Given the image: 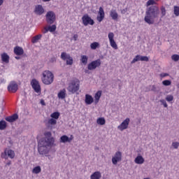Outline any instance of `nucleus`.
<instances>
[{
	"label": "nucleus",
	"instance_id": "nucleus-1",
	"mask_svg": "<svg viewBox=\"0 0 179 179\" xmlns=\"http://www.w3.org/2000/svg\"><path fill=\"white\" fill-rule=\"evenodd\" d=\"M159 15L160 10L159 7L157 6H151L146 9L144 20L148 24H154L155 21L159 19Z\"/></svg>",
	"mask_w": 179,
	"mask_h": 179
},
{
	"label": "nucleus",
	"instance_id": "nucleus-2",
	"mask_svg": "<svg viewBox=\"0 0 179 179\" xmlns=\"http://www.w3.org/2000/svg\"><path fill=\"white\" fill-rule=\"evenodd\" d=\"M52 145H54V138H45L41 139L38 143V152L39 155L47 156Z\"/></svg>",
	"mask_w": 179,
	"mask_h": 179
},
{
	"label": "nucleus",
	"instance_id": "nucleus-3",
	"mask_svg": "<svg viewBox=\"0 0 179 179\" xmlns=\"http://www.w3.org/2000/svg\"><path fill=\"white\" fill-rule=\"evenodd\" d=\"M42 82L44 85H51L54 82V74L50 71H45L43 73Z\"/></svg>",
	"mask_w": 179,
	"mask_h": 179
},
{
	"label": "nucleus",
	"instance_id": "nucleus-4",
	"mask_svg": "<svg viewBox=\"0 0 179 179\" xmlns=\"http://www.w3.org/2000/svg\"><path fill=\"white\" fill-rule=\"evenodd\" d=\"M80 85V81L78 79H76L71 81V83L69 84V87H67V90L70 92V93H76L78 90H79Z\"/></svg>",
	"mask_w": 179,
	"mask_h": 179
},
{
	"label": "nucleus",
	"instance_id": "nucleus-5",
	"mask_svg": "<svg viewBox=\"0 0 179 179\" xmlns=\"http://www.w3.org/2000/svg\"><path fill=\"white\" fill-rule=\"evenodd\" d=\"M45 20L48 24H53L57 20V15L54 11H48L45 15Z\"/></svg>",
	"mask_w": 179,
	"mask_h": 179
},
{
	"label": "nucleus",
	"instance_id": "nucleus-6",
	"mask_svg": "<svg viewBox=\"0 0 179 179\" xmlns=\"http://www.w3.org/2000/svg\"><path fill=\"white\" fill-rule=\"evenodd\" d=\"M100 65H101V60L98 59L90 62L87 66V69L89 71H94V69H96V68H99Z\"/></svg>",
	"mask_w": 179,
	"mask_h": 179
},
{
	"label": "nucleus",
	"instance_id": "nucleus-7",
	"mask_svg": "<svg viewBox=\"0 0 179 179\" xmlns=\"http://www.w3.org/2000/svg\"><path fill=\"white\" fill-rule=\"evenodd\" d=\"M82 20L84 26H87L88 24L93 26V24H94V20H93L87 14L83 16Z\"/></svg>",
	"mask_w": 179,
	"mask_h": 179
},
{
	"label": "nucleus",
	"instance_id": "nucleus-8",
	"mask_svg": "<svg viewBox=\"0 0 179 179\" xmlns=\"http://www.w3.org/2000/svg\"><path fill=\"white\" fill-rule=\"evenodd\" d=\"M31 85L36 93H41V87L40 86V83L38 81H37V80L33 79L31 81Z\"/></svg>",
	"mask_w": 179,
	"mask_h": 179
},
{
	"label": "nucleus",
	"instance_id": "nucleus-9",
	"mask_svg": "<svg viewBox=\"0 0 179 179\" xmlns=\"http://www.w3.org/2000/svg\"><path fill=\"white\" fill-rule=\"evenodd\" d=\"M122 160V152L117 151L115 152V156L112 157V163L114 165L117 164L118 162Z\"/></svg>",
	"mask_w": 179,
	"mask_h": 179
},
{
	"label": "nucleus",
	"instance_id": "nucleus-10",
	"mask_svg": "<svg viewBox=\"0 0 179 179\" xmlns=\"http://www.w3.org/2000/svg\"><path fill=\"white\" fill-rule=\"evenodd\" d=\"M19 87H18L17 83H16V82L15 81H11L8 86V90L11 93H16Z\"/></svg>",
	"mask_w": 179,
	"mask_h": 179
},
{
	"label": "nucleus",
	"instance_id": "nucleus-11",
	"mask_svg": "<svg viewBox=\"0 0 179 179\" xmlns=\"http://www.w3.org/2000/svg\"><path fill=\"white\" fill-rule=\"evenodd\" d=\"M138 61H145V62H148L149 61V57H148V56H141L138 55L131 62V64H135V62H138Z\"/></svg>",
	"mask_w": 179,
	"mask_h": 179
},
{
	"label": "nucleus",
	"instance_id": "nucleus-12",
	"mask_svg": "<svg viewBox=\"0 0 179 179\" xmlns=\"http://www.w3.org/2000/svg\"><path fill=\"white\" fill-rule=\"evenodd\" d=\"M129 118H126L120 125L117 127L118 129L120 131H124V129H127L128 128V126L129 125Z\"/></svg>",
	"mask_w": 179,
	"mask_h": 179
},
{
	"label": "nucleus",
	"instance_id": "nucleus-13",
	"mask_svg": "<svg viewBox=\"0 0 179 179\" xmlns=\"http://www.w3.org/2000/svg\"><path fill=\"white\" fill-rule=\"evenodd\" d=\"M44 12H45V10H44V8H43V6L36 5L35 6L34 13L36 15H38V16H41V15L44 14Z\"/></svg>",
	"mask_w": 179,
	"mask_h": 179
},
{
	"label": "nucleus",
	"instance_id": "nucleus-14",
	"mask_svg": "<svg viewBox=\"0 0 179 179\" xmlns=\"http://www.w3.org/2000/svg\"><path fill=\"white\" fill-rule=\"evenodd\" d=\"M6 156H8L10 159H13L15 157V151L8 150V152L5 151L4 154L1 155V157H3V159H6Z\"/></svg>",
	"mask_w": 179,
	"mask_h": 179
},
{
	"label": "nucleus",
	"instance_id": "nucleus-15",
	"mask_svg": "<svg viewBox=\"0 0 179 179\" xmlns=\"http://www.w3.org/2000/svg\"><path fill=\"white\" fill-rule=\"evenodd\" d=\"M104 19V9H103V7L99 8V11L98 12V15L96 17V20L98 22H103V20Z\"/></svg>",
	"mask_w": 179,
	"mask_h": 179
},
{
	"label": "nucleus",
	"instance_id": "nucleus-16",
	"mask_svg": "<svg viewBox=\"0 0 179 179\" xmlns=\"http://www.w3.org/2000/svg\"><path fill=\"white\" fill-rule=\"evenodd\" d=\"M19 118V115H17V113H15L11 116H8L6 117L5 118L6 121H7L8 122H15V121H16L17 120H18Z\"/></svg>",
	"mask_w": 179,
	"mask_h": 179
},
{
	"label": "nucleus",
	"instance_id": "nucleus-17",
	"mask_svg": "<svg viewBox=\"0 0 179 179\" xmlns=\"http://www.w3.org/2000/svg\"><path fill=\"white\" fill-rule=\"evenodd\" d=\"M150 87H152L151 90L146 87L145 92H153L154 93H159L160 92V88L159 86L157 85H150Z\"/></svg>",
	"mask_w": 179,
	"mask_h": 179
},
{
	"label": "nucleus",
	"instance_id": "nucleus-18",
	"mask_svg": "<svg viewBox=\"0 0 179 179\" xmlns=\"http://www.w3.org/2000/svg\"><path fill=\"white\" fill-rule=\"evenodd\" d=\"M14 54H15V55H23V54H24V50H23V48L20 47V46H16L14 48Z\"/></svg>",
	"mask_w": 179,
	"mask_h": 179
},
{
	"label": "nucleus",
	"instance_id": "nucleus-19",
	"mask_svg": "<svg viewBox=\"0 0 179 179\" xmlns=\"http://www.w3.org/2000/svg\"><path fill=\"white\" fill-rule=\"evenodd\" d=\"M85 101L86 104L90 105L93 103V101H94V99H93V96H92V95L86 94Z\"/></svg>",
	"mask_w": 179,
	"mask_h": 179
},
{
	"label": "nucleus",
	"instance_id": "nucleus-20",
	"mask_svg": "<svg viewBox=\"0 0 179 179\" xmlns=\"http://www.w3.org/2000/svg\"><path fill=\"white\" fill-rule=\"evenodd\" d=\"M134 162L136 164H143L145 163V159H143L142 155H138L135 158Z\"/></svg>",
	"mask_w": 179,
	"mask_h": 179
},
{
	"label": "nucleus",
	"instance_id": "nucleus-21",
	"mask_svg": "<svg viewBox=\"0 0 179 179\" xmlns=\"http://www.w3.org/2000/svg\"><path fill=\"white\" fill-rule=\"evenodd\" d=\"M57 96L59 99H62V100H64V99L66 97V90L65 89L60 90Z\"/></svg>",
	"mask_w": 179,
	"mask_h": 179
},
{
	"label": "nucleus",
	"instance_id": "nucleus-22",
	"mask_svg": "<svg viewBox=\"0 0 179 179\" xmlns=\"http://www.w3.org/2000/svg\"><path fill=\"white\" fill-rule=\"evenodd\" d=\"M71 141L72 138H69L66 135H64L60 138V142H62V143H66L67 142L71 143Z\"/></svg>",
	"mask_w": 179,
	"mask_h": 179
},
{
	"label": "nucleus",
	"instance_id": "nucleus-23",
	"mask_svg": "<svg viewBox=\"0 0 179 179\" xmlns=\"http://www.w3.org/2000/svg\"><path fill=\"white\" fill-rule=\"evenodd\" d=\"M110 16L112 17L113 20H118V13L115 10H110Z\"/></svg>",
	"mask_w": 179,
	"mask_h": 179
},
{
	"label": "nucleus",
	"instance_id": "nucleus-24",
	"mask_svg": "<svg viewBox=\"0 0 179 179\" xmlns=\"http://www.w3.org/2000/svg\"><path fill=\"white\" fill-rule=\"evenodd\" d=\"M91 179H100L101 178V173L100 171H96L90 176Z\"/></svg>",
	"mask_w": 179,
	"mask_h": 179
},
{
	"label": "nucleus",
	"instance_id": "nucleus-25",
	"mask_svg": "<svg viewBox=\"0 0 179 179\" xmlns=\"http://www.w3.org/2000/svg\"><path fill=\"white\" fill-rule=\"evenodd\" d=\"M1 61L6 64H9V55L5 52L1 54Z\"/></svg>",
	"mask_w": 179,
	"mask_h": 179
},
{
	"label": "nucleus",
	"instance_id": "nucleus-26",
	"mask_svg": "<svg viewBox=\"0 0 179 179\" xmlns=\"http://www.w3.org/2000/svg\"><path fill=\"white\" fill-rule=\"evenodd\" d=\"M101 93H103L102 91H98L94 96L95 99V104H97L99 103V101L100 100V98L101 97Z\"/></svg>",
	"mask_w": 179,
	"mask_h": 179
},
{
	"label": "nucleus",
	"instance_id": "nucleus-27",
	"mask_svg": "<svg viewBox=\"0 0 179 179\" xmlns=\"http://www.w3.org/2000/svg\"><path fill=\"white\" fill-rule=\"evenodd\" d=\"M33 174H40L41 173V166H37L32 169Z\"/></svg>",
	"mask_w": 179,
	"mask_h": 179
},
{
	"label": "nucleus",
	"instance_id": "nucleus-28",
	"mask_svg": "<svg viewBox=\"0 0 179 179\" xmlns=\"http://www.w3.org/2000/svg\"><path fill=\"white\" fill-rule=\"evenodd\" d=\"M91 50H96L97 48H100V43L99 42H94L90 45Z\"/></svg>",
	"mask_w": 179,
	"mask_h": 179
},
{
	"label": "nucleus",
	"instance_id": "nucleus-29",
	"mask_svg": "<svg viewBox=\"0 0 179 179\" xmlns=\"http://www.w3.org/2000/svg\"><path fill=\"white\" fill-rule=\"evenodd\" d=\"M42 36H43L41 34L35 36L34 37H33V38L31 40V43H33V44H36V43H37V41H38V40H41Z\"/></svg>",
	"mask_w": 179,
	"mask_h": 179
},
{
	"label": "nucleus",
	"instance_id": "nucleus-30",
	"mask_svg": "<svg viewBox=\"0 0 179 179\" xmlns=\"http://www.w3.org/2000/svg\"><path fill=\"white\" fill-rule=\"evenodd\" d=\"M71 55L67 54L65 52H62L61 54V58L63 59V61H66L69 58H70Z\"/></svg>",
	"mask_w": 179,
	"mask_h": 179
},
{
	"label": "nucleus",
	"instance_id": "nucleus-31",
	"mask_svg": "<svg viewBox=\"0 0 179 179\" xmlns=\"http://www.w3.org/2000/svg\"><path fill=\"white\" fill-rule=\"evenodd\" d=\"M7 124L5 120L0 121V131H3V129H6Z\"/></svg>",
	"mask_w": 179,
	"mask_h": 179
},
{
	"label": "nucleus",
	"instance_id": "nucleus-32",
	"mask_svg": "<svg viewBox=\"0 0 179 179\" xmlns=\"http://www.w3.org/2000/svg\"><path fill=\"white\" fill-rule=\"evenodd\" d=\"M98 125H104L106 124V119L104 117H99L96 120Z\"/></svg>",
	"mask_w": 179,
	"mask_h": 179
},
{
	"label": "nucleus",
	"instance_id": "nucleus-33",
	"mask_svg": "<svg viewBox=\"0 0 179 179\" xmlns=\"http://www.w3.org/2000/svg\"><path fill=\"white\" fill-rule=\"evenodd\" d=\"M87 59H89V58L87 57V56L86 55H83L81 56V62L84 64L86 65L87 64Z\"/></svg>",
	"mask_w": 179,
	"mask_h": 179
},
{
	"label": "nucleus",
	"instance_id": "nucleus-34",
	"mask_svg": "<svg viewBox=\"0 0 179 179\" xmlns=\"http://www.w3.org/2000/svg\"><path fill=\"white\" fill-rule=\"evenodd\" d=\"M59 112H55L50 115V117L55 120H58V118H59Z\"/></svg>",
	"mask_w": 179,
	"mask_h": 179
},
{
	"label": "nucleus",
	"instance_id": "nucleus-35",
	"mask_svg": "<svg viewBox=\"0 0 179 179\" xmlns=\"http://www.w3.org/2000/svg\"><path fill=\"white\" fill-rule=\"evenodd\" d=\"M48 28L49 31H50V33H54V31L57 30V25L55 24L50 25Z\"/></svg>",
	"mask_w": 179,
	"mask_h": 179
},
{
	"label": "nucleus",
	"instance_id": "nucleus-36",
	"mask_svg": "<svg viewBox=\"0 0 179 179\" xmlns=\"http://www.w3.org/2000/svg\"><path fill=\"white\" fill-rule=\"evenodd\" d=\"M110 45L115 50H118V46L117 45V43H115V41L114 39L113 41H110Z\"/></svg>",
	"mask_w": 179,
	"mask_h": 179
},
{
	"label": "nucleus",
	"instance_id": "nucleus-37",
	"mask_svg": "<svg viewBox=\"0 0 179 179\" xmlns=\"http://www.w3.org/2000/svg\"><path fill=\"white\" fill-rule=\"evenodd\" d=\"M66 65H72L73 64V58L70 57V58L66 59Z\"/></svg>",
	"mask_w": 179,
	"mask_h": 179
},
{
	"label": "nucleus",
	"instance_id": "nucleus-38",
	"mask_svg": "<svg viewBox=\"0 0 179 179\" xmlns=\"http://www.w3.org/2000/svg\"><path fill=\"white\" fill-rule=\"evenodd\" d=\"M173 12L176 16H179V6H175L173 7Z\"/></svg>",
	"mask_w": 179,
	"mask_h": 179
},
{
	"label": "nucleus",
	"instance_id": "nucleus-39",
	"mask_svg": "<svg viewBox=\"0 0 179 179\" xmlns=\"http://www.w3.org/2000/svg\"><path fill=\"white\" fill-rule=\"evenodd\" d=\"M162 85L164 86H171V80H165L162 81Z\"/></svg>",
	"mask_w": 179,
	"mask_h": 179
},
{
	"label": "nucleus",
	"instance_id": "nucleus-40",
	"mask_svg": "<svg viewBox=\"0 0 179 179\" xmlns=\"http://www.w3.org/2000/svg\"><path fill=\"white\" fill-rule=\"evenodd\" d=\"M48 124L50 125H55L57 124V120L52 117L48 120Z\"/></svg>",
	"mask_w": 179,
	"mask_h": 179
},
{
	"label": "nucleus",
	"instance_id": "nucleus-41",
	"mask_svg": "<svg viewBox=\"0 0 179 179\" xmlns=\"http://www.w3.org/2000/svg\"><path fill=\"white\" fill-rule=\"evenodd\" d=\"M150 5H156L155 0H148L146 3V6H150Z\"/></svg>",
	"mask_w": 179,
	"mask_h": 179
},
{
	"label": "nucleus",
	"instance_id": "nucleus-42",
	"mask_svg": "<svg viewBox=\"0 0 179 179\" xmlns=\"http://www.w3.org/2000/svg\"><path fill=\"white\" fill-rule=\"evenodd\" d=\"M171 59L173 61H175V62H177L179 61V55H173L171 56Z\"/></svg>",
	"mask_w": 179,
	"mask_h": 179
},
{
	"label": "nucleus",
	"instance_id": "nucleus-43",
	"mask_svg": "<svg viewBox=\"0 0 179 179\" xmlns=\"http://www.w3.org/2000/svg\"><path fill=\"white\" fill-rule=\"evenodd\" d=\"M162 17L166 16V8L164 6L161 7Z\"/></svg>",
	"mask_w": 179,
	"mask_h": 179
},
{
	"label": "nucleus",
	"instance_id": "nucleus-44",
	"mask_svg": "<svg viewBox=\"0 0 179 179\" xmlns=\"http://www.w3.org/2000/svg\"><path fill=\"white\" fill-rule=\"evenodd\" d=\"M166 100V101H173V100H174V96H173V95H167Z\"/></svg>",
	"mask_w": 179,
	"mask_h": 179
},
{
	"label": "nucleus",
	"instance_id": "nucleus-45",
	"mask_svg": "<svg viewBox=\"0 0 179 179\" xmlns=\"http://www.w3.org/2000/svg\"><path fill=\"white\" fill-rule=\"evenodd\" d=\"M160 103H162V106H164V107H165V108H167V107H169V105H167V102H166V100L164 99H161L159 100Z\"/></svg>",
	"mask_w": 179,
	"mask_h": 179
},
{
	"label": "nucleus",
	"instance_id": "nucleus-46",
	"mask_svg": "<svg viewBox=\"0 0 179 179\" xmlns=\"http://www.w3.org/2000/svg\"><path fill=\"white\" fill-rule=\"evenodd\" d=\"M108 38L110 41H112L113 40H114V33L110 32L108 34Z\"/></svg>",
	"mask_w": 179,
	"mask_h": 179
},
{
	"label": "nucleus",
	"instance_id": "nucleus-47",
	"mask_svg": "<svg viewBox=\"0 0 179 179\" xmlns=\"http://www.w3.org/2000/svg\"><path fill=\"white\" fill-rule=\"evenodd\" d=\"M172 146L174 148V149H178L179 143L178 142H173Z\"/></svg>",
	"mask_w": 179,
	"mask_h": 179
},
{
	"label": "nucleus",
	"instance_id": "nucleus-48",
	"mask_svg": "<svg viewBox=\"0 0 179 179\" xmlns=\"http://www.w3.org/2000/svg\"><path fill=\"white\" fill-rule=\"evenodd\" d=\"M46 136L48 137H45V138H48L49 139H51V138L54 139V138L51 137V132L50 131L46 133Z\"/></svg>",
	"mask_w": 179,
	"mask_h": 179
},
{
	"label": "nucleus",
	"instance_id": "nucleus-49",
	"mask_svg": "<svg viewBox=\"0 0 179 179\" xmlns=\"http://www.w3.org/2000/svg\"><path fill=\"white\" fill-rule=\"evenodd\" d=\"M50 62H52V63L57 62V58L56 57L50 58Z\"/></svg>",
	"mask_w": 179,
	"mask_h": 179
},
{
	"label": "nucleus",
	"instance_id": "nucleus-50",
	"mask_svg": "<svg viewBox=\"0 0 179 179\" xmlns=\"http://www.w3.org/2000/svg\"><path fill=\"white\" fill-rule=\"evenodd\" d=\"M50 31V29H48V27H45L44 30L43 31V34H45V33H48Z\"/></svg>",
	"mask_w": 179,
	"mask_h": 179
},
{
	"label": "nucleus",
	"instance_id": "nucleus-51",
	"mask_svg": "<svg viewBox=\"0 0 179 179\" xmlns=\"http://www.w3.org/2000/svg\"><path fill=\"white\" fill-rule=\"evenodd\" d=\"M160 76H161V78H166V76H169V73H161Z\"/></svg>",
	"mask_w": 179,
	"mask_h": 179
},
{
	"label": "nucleus",
	"instance_id": "nucleus-52",
	"mask_svg": "<svg viewBox=\"0 0 179 179\" xmlns=\"http://www.w3.org/2000/svg\"><path fill=\"white\" fill-rule=\"evenodd\" d=\"M78 37H79V36L78 34H74L73 35V40L74 41H76L78 40Z\"/></svg>",
	"mask_w": 179,
	"mask_h": 179
},
{
	"label": "nucleus",
	"instance_id": "nucleus-53",
	"mask_svg": "<svg viewBox=\"0 0 179 179\" xmlns=\"http://www.w3.org/2000/svg\"><path fill=\"white\" fill-rule=\"evenodd\" d=\"M41 104L42 106H45V101H44V99H41Z\"/></svg>",
	"mask_w": 179,
	"mask_h": 179
},
{
	"label": "nucleus",
	"instance_id": "nucleus-54",
	"mask_svg": "<svg viewBox=\"0 0 179 179\" xmlns=\"http://www.w3.org/2000/svg\"><path fill=\"white\" fill-rule=\"evenodd\" d=\"M127 10H128L127 8H124L122 10V13H126Z\"/></svg>",
	"mask_w": 179,
	"mask_h": 179
},
{
	"label": "nucleus",
	"instance_id": "nucleus-55",
	"mask_svg": "<svg viewBox=\"0 0 179 179\" xmlns=\"http://www.w3.org/2000/svg\"><path fill=\"white\" fill-rule=\"evenodd\" d=\"M3 3V0H0V6Z\"/></svg>",
	"mask_w": 179,
	"mask_h": 179
},
{
	"label": "nucleus",
	"instance_id": "nucleus-56",
	"mask_svg": "<svg viewBox=\"0 0 179 179\" xmlns=\"http://www.w3.org/2000/svg\"><path fill=\"white\" fill-rule=\"evenodd\" d=\"M85 72L86 73H90V71H89V69H88V70H85Z\"/></svg>",
	"mask_w": 179,
	"mask_h": 179
},
{
	"label": "nucleus",
	"instance_id": "nucleus-57",
	"mask_svg": "<svg viewBox=\"0 0 179 179\" xmlns=\"http://www.w3.org/2000/svg\"><path fill=\"white\" fill-rule=\"evenodd\" d=\"M15 59H20V57L16 56V57H15Z\"/></svg>",
	"mask_w": 179,
	"mask_h": 179
},
{
	"label": "nucleus",
	"instance_id": "nucleus-58",
	"mask_svg": "<svg viewBox=\"0 0 179 179\" xmlns=\"http://www.w3.org/2000/svg\"><path fill=\"white\" fill-rule=\"evenodd\" d=\"M51 0H43V2H50Z\"/></svg>",
	"mask_w": 179,
	"mask_h": 179
},
{
	"label": "nucleus",
	"instance_id": "nucleus-59",
	"mask_svg": "<svg viewBox=\"0 0 179 179\" xmlns=\"http://www.w3.org/2000/svg\"><path fill=\"white\" fill-rule=\"evenodd\" d=\"M7 166H10V162L7 163Z\"/></svg>",
	"mask_w": 179,
	"mask_h": 179
},
{
	"label": "nucleus",
	"instance_id": "nucleus-60",
	"mask_svg": "<svg viewBox=\"0 0 179 179\" xmlns=\"http://www.w3.org/2000/svg\"><path fill=\"white\" fill-rule=\"evenodd\" d=\"M177 86H178V88L179 89V84Z\"/></svg>",
	"mask_w": 179,
	"mask_h": 179
},
{
	"label": "nucleus",
	"instance_id": "nucleus-61",
	"mask_svg": "<svg viewBox=\"0 0 179 179\" xmlns=\"http://www.w3.org/2000/svg\"><path fill=\"white\" fill-rule=\"evenodd\" d=\"M24 94H26V92H24Z\"/></svg>",
	"mask_w": 179,
	"mask_h": 179
},
{
	"label": "nucleus",
	"instance_id": "nucleus-62",
	"mask_svg": "<svg viewBox=\"0 0 179 179\" xmlns=\"http://www.w3.org/2000/svg\"><path fill=\"white\" fill-rule=\"evenodd\" d=\"M156 1H159V0H156Z\"/></svg>",
	"mask_w": 179,
	"mask_h": 179
}]
</instances>
